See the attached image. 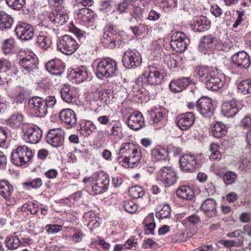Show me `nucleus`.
Listing matches in <instances>:
<instances>
[{
    "mask_svg": "<svg viewBox=\"0 0 251 251\" xmlns=\"http://www.w3.org/2000/svg\"><path fill=\"white\" fill-rule=\"evenodd\" d=\"M199 222H200V218L199 216L197 215L193 214L189 216L184 219L182 221V223L183 224H191L195 225Z\"/></svg>",
    "mask_w": 251,
    "mask_h": 251,
    "instance_id": "nucleus-56",
    "label": "nucleus"
},
{
    "mask_svg": "<svg viewBox=\"0 0 251 251\" xmlns=\"http://www.w3.org/2000/svg\"><path fill=\"white\" fill-rule=\"evenodd\" d=\"M43 184V181L40 178H36L32 180L28 181L23 184V186L26 189H37L40 188Z\"/></svg>",
    "mask_w": 251,
    "mask_h": 251,
    "instance_id": "nucleus-45",
    "label": "nucleus"
},
{
    "mask_svg": "<svg viewBox=\"0 0 251 251\" xmlns=\"http://www.w3.org/2000/svg\"><path fill=\"white\" fill-rule=\"evenodd\" d=\"M180 170L185 173L194 172L200 167V162L197 157L193 154H184L179 159Z\"/></svg>",
    "mask_w": 251,
    "mask_h": 251,
    "instance_id": "nucleus-9",
    "label": "nucleus"
},
{
    "mask_svg": "<svg viewBox=\"0 0 251 251\" xmlns=\"http://www.w3.org/2000/svg\"><path fill=\"white\" fill-rule=\"evenodd\" d=\"M196 72L199 80L204 83L208 90L214 91L223 86L224 80L216 70L208 66H201L198 67Z\"/></svg>",
    "mask_w": 251,
    "mask_h": 251,
    "instance_id": "nucleus-1",
    "label": "nucleus"
},
{
    "mask_svg": "<svg viewBox=\"0 0 251 251\" xmlns=\"http://www.w3.org/2000/svg\"><path fill=\"white\" fill-rule=\"evenodd\" d=\"M239 110L237 102L234 100L224 101L221 106V112L227 118L234 116Z\"/></svg>",
    "mask_w": 251,
    "mask_h": 251,
    "instance_id": "nucleus-24",
    "label": "nucleus"
},
{
    "mask_svg": "<svg viewBox=\"0 0 251 251\" xmlns=\"http://www.w3.org/2000/svg\"><path fill=\"white\" fill-rule=\"evenodd\" d=\"M73 77L78 82H81L87 79L88 73L86 68L83 66L77 68L72 73Z\"/></svg>",
    "mask_w": 251,
    "mask_h": 251,
    "instance_id": "nucleus-41",
    "label": "nucleus"
},
{
    "mask_svg": "<svg viewBox=\"0 0 251 251\" xmlns=\"http://www.w3.org/2000/svg\"><path fill=\"white\" fill-rule=\"evenodd\" d=\"M22 130L24 133V137L28 142L31 144H37L39 143L42 137V131L37 126H28L25 127L23 126Z\"/></svg>",
    "mask_w": 251,
    "mask_h": 251,
    "instance_id": "nucleus-13",
    "label": "nucleus"
},
{
    "mask_svg": "<svg viewBox=\"0 0 251 251\" xmlns=\"http://www.w3.org/2000/svg\"><path fill=\"white\" fill-rule=\"evenodd\" d=\"M127 125L132 129L138 130L145 126L143 116L141 113L135 111L131 114L127 119Z\"/></svg>",
    "mask_w": 251,
    "mask_h": 251,
    "instance_id": "nucleus-20",
    "label": "nucleus"
},
{
    "mask_svg": "<svg viewBox=\"0 0 251 251\" xmlns=\"http://www.w3.org/2000/svg\"><path fill=\"white\" fill-rule=\"evenodd\" d=\"M60 119L64 122L68 128L75 126L77 123V119L75 112L71 109H63L60 112Z\"/></svg>",
    "mask_w": 251,
    "mask_h": 251,
    "instance_id": "nucleus-21",
    "label": "nucleus"
},
{
    "mask_svg": "<svg viewBox=\"0 0 251 251\" xmlns=\"http://www.w3.org/2000/svg\"><path fill=\"white\" fill-rule=\"evenodd\" d=\"M236 13L237 14V17L232 25V27L234 28H236L240 25L241 22L243 20V17L244 16V11L243 10H236Z\"/></svg>",
    "mask_w": 251,
    "mask_h": 251,
    "instance_id": "nucleus-60",
    "label": "nucleus"
},
{
    "mask_svg": "<svg viewBox=\"0 0 251 251\" xmlns=\"http://www.w3.org/2000/svg\"><path fill=\"white\" fill-rule=\"evenodd\" d=\"M45 228L49 233H57L62 230V226L59 225H47Z\"/></svg>",
    "mask_w": 251,
    "mask_h": 251,
    "instance_id": "nucleus-58",
    "label": "nucleus"
},
{
    "mask_svg": "<svg viewBox=\"0 0 251 251\" xmlns=\"http://www.w3.org/2000/svg\"><path fill=\"white\" fill-rule=\"evenodd\" d=\"M236 177L237 176L235 173L228 171L223 176V179L226 184L229 185L234 183Z\"/></svg>",
    "mask_w": 251,
    "mask_h": 251,
    "instance_id": "nucleus-53",
    "label": "nucleus"
},
{
    "mask_svg": "<svg viewBox=\"0 0 251 251\" xmlns=\"http://www.w3.org/2000/svg\"><path fill=\"white\" fill-rule=\"evenodd\" d=\"M21 146H18L11 153V161L13 164L17 166H22L26 163L25 162L24 157L23 156Z\"/></svg>",
    "mask_w": 251,
    "mask_h": 251,
    "instance_id": "nucleus-37",
    "label": "nucleus"
},
{
    "mask_svg": "<svg viewBox=\"0 0 251 251\" xmlns=\"http://www.w3.org/2000/svg\"><path fill=\"white\" fill-rule=\"evenodd\" d=\"M238 89L244 95L251 93V80L246 79L242 81L238 84Z\"/></svg>",
    "mask_w": 251,
    "mask_h": 251,
    "instance_id": "nucleus-47",
    "label": "nucleus"
},
{
    "mask_svg": "<svg viewBox=\"0 0 251 251\" xmlns=\"http://www.w3.org/2000/svg\"><path fill=\"white\" fill-rule=\"evenodd\" d=\"M14 20L11 15L3 12H0V29L6 31L11 28Z\"/></svg>",
    "mask_w": 251,
    "mask_h": 251,
    "instance_id": "nucleus-34",
    "label": "nucleus"
},
{
    "mask_svg": "<svg viewBox=\"0 0 251 251\" xmlns=\"http://www.w3.org/2000/svg\"><path fill=\"white\" fill-rule=\"evenodd\" d=\"M239 162L241 164L239 166L241 169L247 171L251 169V159L250 158L241 156L240 158Z\"/></svg>",
    "mask_w": 251,
    "mask_h": 251,
    "instance_id": "nucleus-54",
    "label": "nucleus"
},
{
    "mask_svg": "<svg viewBox=\"0 0 251 251\" xmlns=\"http://www.w3.org/2000/svg\"><path fill=\"white\" fill-rule=\"evenodd\" d=\"M167 111L164 108L152 109L148 111L149 122L151 125H156L159 128L167 121Z\"/></svg>",
    "mask_w": 251,
    "mask_h": 251,
    "instance_id": "nucleus-11",
    "label": "nucleus"
},
{
    "mask_svg": "<svg viewBox=\"0 0 251 251\" xmlns=\"http://www.w3.org/2000/svg\"><path fill=\"white\" fill-rule=\"evenodd\" d=\"M36 59L30 55L20 58L19 61V65L23 68L22 72L26 74L30 72L36 68Z\"/></svg>",
    "mask_w": 251,
    "mask_h": 251,
    "instance_id": "nucleus-28",
    "label": "nucleus"
},
{
    "mask_svg": "<svg viewBox=\"0 0 251 251\" xmlns=\"http://www.w3.org/2000/svg\"><path fill=\"white\" fill-rule=\"evenodd\" d=\"M210 23V22L206 20L205 17H197L192 21L191 26L194 30L203 32L209 28Z\"/></svg>",
    "mask_w": 251,
    "mask_h": 251,
    "instance_id": "nucleus-27",
    "label": "nucleus"
},
{
    "mask_svg": "<svg viewBox=\"0 0 251 251\" xmlns=\"http://www.w3.org/2000/svg\"><path fill=\"white\" fill-rule=\"evenodd\" d=\"M216 202L213 199H207L201 206L202 211L207 216L212 217L217 215Z\"/></svg>",
    "mask_w": 251,
    "mask_h": 251,
    "instance_id": "nucleus-30",
    "label": "nucleus"
},
{
    "mask_svg": "<svg viewBox=\"0 0 251 251\" xmlns=\"http://www.w3.org/2000/svg\"><path fill=\"white\" fill-rule=\"evenodd\" d=\"M199 112L204 117H210L214 110L212 100L209 98L203 97L199 99L196 104Z\"/></svg>",
    "mask_w": 251,
    "mask_h": 251,
    "instance_id": "nucleus-16",
    "label": "nucleus"
},
{
    "mask_svg": "<svg viewBox=\"0 0 251 251\" xmlns=\"http://www.w3.org/2000/svg\"><path fill=\"white\" fill-rule=\"evenodd\" d=\"M151 154L153 157L159 161L165 160L168 157V151L160 146H157L152 149Z\"/></svg>",
    "mask_w": 251,
    "mask_h": 251,
    "instance_id": "nucleus-38",
    "label": "nucleus"
},
{
    "mask_svg": "<svg viewBox=\"0 0 251 251\" xmlns=\"http://www.w3.org/2000/svg\"><path fill=\"white\" fill-rule=\"evenodd\" d=\"M60 94L62 100L67 103H71L75 100V95L74 88L64 85L60 89Z\"/></svg>",
    "mask_w": 251,
    "mask_h": 251,
    "instance_id": "nucleus-32",
    "label": "nucleus"
},
{
    "mask_svg": "<svg viewBox=\"0 0 251 251\" xmlns=\"http://www.w3.org/2000/svg\"><path fill=\"white\" fill-rule=\"evenodd\" d=\"M15 32L19 39L25 41L31 39L34 34L33 26L24 22H20L17 24Z\"/></svg>",
    "mask_w": 251,
    "mask_h": 251,
    "instance_id": "nucleus-14",
    "label": "nucleus"
},
{
    "mask_svg": "<svg viewBox=\"0 0 251 251\" xmlns=\"http://www.w3.org/2000/svg\"><path fill=\"white\" fill-rule=\"evenodd\" d=\"M122 125L119 121H115L110 130L109 136L120 137L122 135Z\"/></svg>",
    "mask_w": 251,
    "mask_h": 251,
    "instance_id": "nucleus-44",
    "label": "nucleus"
},
{
    "mask_svg": "<svg viewBox=\"0 0 251 251\" xmlns=\"http://www.w3.org/2000/svg\"><path fill=\"white\" fill-rule=\"evenodd\" d=\"M6 4L12 9L21 10L25 4V0H6Z\"/></svg>",
    "mask_w": 251,
    "mask_h": 251,
    "instance_id": "nucleus-46",
    "label": "nucleus"
},
{
    "mask_svg": "<svg viewBox=\"0 0 251 251\" xmlns=\"http://www.w3.org/2000/svg\"><path fill=\"white\" fill-rule=\"evenodd\" d=\"M159 179L167 186L174 185L177 181L176 173L173 168L165 166L161 168L158 173Z\"/></svg>",
    "mask_w": 251,
    "mask_h": 251,
    "instance_id": "nucleus-15",
    "label": "nucleus"
},
{
    "mask_svg": "<svg viewBox=\"0 0 251 251\" xmlns=\"http://www.w3.org/2000/svg\"><path fill=\"white\" fill-rule=\"evenodd\" d=\"M51 40L50 37L46 33L40 32L37 39L38 45L44 50H47L50 48Z\"/></svg>",
    "mask_w": 251,
    "mask_h": 251,
    "instance_id": "nucleus-39",
    "label": "nucleus"
},
{
    "mask_svg": "<svg viewBox=\"0 0 251 251\" xmlns=\"http://www.w3.org/2000/svg\"><path fill=\"white\" fill-rule=\"evenodd\" d=\"M101 43L106 48L113 49L121 45L120 35L112 24H108L104 28L103 35L101 38Z\"/></svg>",
    "mask_w": 251,
    "mask_h": 251,
    "instance_id": "nucleus-4",
    "label": "nucleus"
},
{
    "mask_svg": "<svg viewBox=\"0 0 251 251\" xmlns=\"http://www.w3.org/2000/svg\"><path fill=\"white\" fill-rule=\"evenodd\" d=\"M54 96H48L45 99L39 97H34L28 100L29 110L33 116L42 117L45 116L49 108H52L56 103Z\"/></svg>",
    "mask_w": 251,
    "mask_h": 251,
    "instance_id": "nucleus-2",
    "label": "nucleus"
},
{
    "mask_svg": "<svg viewBox=\"0 0 251 251\" xmlns=\"http://www.w3.org/2000/svg\"><path fill=\"white\" fill-rule=\"evenodd\" d=\"M47 70L51 74L58 75L62 74L64 71V63L58 59L48 61L46 64Z\"/></svg>",
    "mask_w": 251,
    "mask_h": 251,
    "instance_id": "nucleus-26",
    "label": "nucleus"
},
{
    "mask_svg": "<svg viewBox=\"0 0 251 251\" xmlns=\"http://www.w3.org/2000/svg\"><path fill=\"white\" fill-rule=\"evenodd\" d=\"M13 191L12 185L6 180H0V195L6 200H9Z\"/></svg>",
    "mask_w": 251,
    "mask_h": 251,
    "instance_id": "nucleus-35",
    "label": "nucleus"
},
{
    "mask_svg": "<svg viewBox=\"0 0 251 251\" xmlns=\"http://www.w3.org/2000/svg\"><path fill=\"white\" fill-rule=\"evenodd\" d=\"M48 18L53 24H56L57 26L62 25L66 23L68 19V15L64 10L61 9H54L50 13Z\"/></svg>",
    "mask_w": 251,
    "mask_h": 251,
    "instance_id": "nucleus-22",
    "label": "nucleus"
},
{
    "mask_svg": "<svg viewBox=\"0 0 251 251\" xmlns=\"http://www.w3.org/2000/svg\"><path fill=\"white\" fill-rule=\"evenodd\" d=\"M176 196L183 200H192L195 197L193 189L185 185L180 187L176 192Z\"/></svg>",
    "mask_w": 251,
    "mask_h": 251,
    "instance_id": "nucleus-33",
    "label": "nucleus"
},
{
    "mask_svg": "<svg viewBox=\"0 0 251 251\" xmlns=\"http://www.w3.org/2000/svg\"><path fill=\"white\" fill-rule=\"evenodd\" d=\"M128 194L133 199H138L144 195V192L142 187L134 186L129 189Z\"/></svg>",
    "mask_w": 251,
    "mask_h": 251,
    "instance_id": "nucleus-48",
    "label": "nucleus"
},
{
    "mask_svg": "<svg viewBox=\"0 0 251 251\" xmlns=\"http://www.w3.org/2000/svg\"><path fill=\"white\" fill-rule=\"evenodd\" d=\"M109 184L108 176L103 172H99L94 174L92 179V189L96 194L104 192Z\"/></svg>",
    "mask_w": 251,
    "mask_h": 251,
    "instance_id": "nucleus-7",
    "label": "nucleus"
},
{
    "mask_svg": "<svg viewBox=\"0 0 251 251\" xmlns=\"http://www.w3.org/2000/svg\"><path fill=\"white\" fill-rule=\"evenodd\" d=\"M161 15L159 12L152 9L149 12L148 19L150 21H155L160 18Z\"/></svg>",
    "mask_w": 251,
    "mask_h": 251,
    "instance_id": "nucleus-64",
    "label": "nucleus"
},
{
    "mask_svg": "<svg viewBox=\"0 0 251 251\" xmlns=\"http://www.w3.org/2000/svg\"><path fill=\"white\" fill-rule=\"evenodd\" d=\"M163 78V75L159 71L158 68L154 66H149L146 70V74L138 77L136 80V83L143 85L159 84Z\"/></svg>",
    "mask_w": 251,
    "mask_h": 251,
    "instance_id": "nucleus-5",
    "label": "nucleus"
},
{
    "mask_svg": "<svg viewBox=\"0 0 251 251\" xmlns=\"http://www.w3.org/2000/svg\"><path fill=\"white\" fill-rule=\"evenodd\" d=\"M24 119V116L22 113L17 112H14L9 116L7 123L12 128H22L24 125L26 127L28 125L23 123Z\"/></svg>",
    "mask_w": 251,
    "mask_h": 251,
    "instance_id": "nucleus-29",
    "label": "nucleus"
},
{
    "mask_svg": "<svg viewBox=\"0 0 251 251\" xmlns=\"http://www.w3.org/2000/svg\"><path fill=\"white\" fill-rule=\"evenodd\" d=\"M127 157V160H124L122 165L126 167L133 168L138 165L142 158L141 150L136 146L134 151H131V153H129Z\"/></svg>",
    "mask_w": 251,
    "mask_h": 251,
    "instance_id": "nucleus-23",
    "label": "nucleus"
},
{
    "mask_svg": "<svg viewBox=\"0 0 251 251\" xmlns=\"http://www.w3.org/2000/svg\"><path fill=\"white\" fill-rule=\"evenodd\" d=\"M85 236V234L80 230H75L72 236V240L75 242H79L82 241Z\"/></svg>",
    "mask_w": 251,
    "mask_h": 251,
    "instance_id": "nucleus-62",
    "label": "nucleus"
},
{
    "mask_svg": "<svg viewBox=\"0 0 251 251\" xmlns=\"http://www.w3.org/2000/svg\"><path fill=\"white\" fill-rule=\"evenodd\" d=\"M241 125L245 128L251 129V115L245 116L242 120Z\"/></svg>",
    "mask_w": 251,
    "mask_h": 251,
    "instance_id": "nucleus-63",
    "label": "nucleus"
},
{
    "mask_svg": "<svg viewBox=\"0 0 251 251\" xmlns=\"http://www.w3.org/2000/svg\"><path fill=\"white\" fill-rule=\"evenodd\" d=\"M195 116L193 112H188L178 115L176 122L177 126L182 130H187L193 125Z\"/></svg>",
    "mask_w": 251,
    "mask_h": 251,
    "instance_id": "nucleus-17",
    "label": "nucleus"
},
{
    "mask_svg": "<svg viewBox=\"0 0 251 251\" xmlns=\"http://www.w3.org/2000/svg\"><path fill=\"white\" fill-rule=\"evenodd\" d=\"M217 39L213 35L209 34L204 36L201 39L199 50L204 54L207 53L208 51H212L216 48Z\"/></svg>",
    "mask_w": 251,
    "mask_h": 251,
    "instance_id": "nucleus-19",
    "label": "nucleus"
},
{
    "mask_svg": "<svg viewBox=\"0 0 251 251\" xmlns=\"http://www.w3.org/2000/svg\"><path fill=\"white\" fill-rule=\"evenodd\" d=\"M7 249L9 250L17 249L21 245V242L17 236H7L5 240Z\"/></svg>",
    "mask_w": 251,
    "mask_h": 251,
    "instance_id": "nucleus-40",
    "label": "nucleus"
},
{
    "mask_svg": "<svg viewBox=\"0 0 251 251\" xmlns=\"http://www.w3.org/2000/svg\"><path fill=\"white\" fill-rule=\"evenodd\" d=\"M57 45L58 50L66 55L72 54L78 47L75 40L68 35H65L60 37Z\"/></svg>",
    "mask_w": 251,
    "mask_h": 251,
    "instance_id": "nucleus-6",
    "label": "nucleus"
},
{
    "mask_svg": "<svg viewBox=\"0 0 251 251\" xmlns=\"http://www.w3.org/2000/svg\"><path fill=\"white\" fill-rule=\"evenodd\" d=\"M131 5V0H124L120 3L118 6V9L121 13L126 12Z\"/></svg>",
    "mask_w": 251,
    "mask_h": 251,
    "instance_id": "nucleus-57",
    "label": "nucleus"
},
{
    "mask_svg": "<svg viewBox=\"0 0 251 251\" xmlns=\"http://www.w3.org/2000/svg\"><path fill=\"white\" fill-rule=\"evenodd\" d=\"M189 43V39L182 32H175L171 36L170 45L176 52H183L184 51Z\"/></svg>",
    "mask_w": 251,
    "mask_h": 251,
    "instance_id": "nucleus-10",
    "label": "nucleus"
},
{
    "mask_svg": "<svg viewBox=\"0 0 251 251\" xmlns=\"http://www.w3.org/2000/svg\"><path fill=\"white\" fill-rule=\"evenodd\" d=\"M123 207L127 212L133 214L137 210V205L132 200H127L123 201Z\"/></svg>",
    "mask_w": 251,
    "mask_h": 251,
    "instance_id": "nucleus-49",
    "label": "nucleus"
},
{
    "mask_svg": "<svg viewBox=\"0 0 251 251\" xmlns=\"http://www.w3.org/2000/svg\"><path fill=\"white\" fill-rule=\"evenodd\" d=\"M136 145L130 142H126L122 144L118 151L119 156L117 160L119 163H122L124 160H127V155L134 151Z\"/></svg>",
    "mask_w": 251,
    "mask_h": 251,
    "instance_id": "nucleus-31",
    "label": "nucleus"
},
{
    "mask_svg": "<svg viewBox=\"0 0 251 251\" xmlns=\"http://www.w3.org/2000/svg\"><path fill=\"white\" fill-rule=\"evenodd\" d=\"M118 67L117 63L110 58L100 60L97 65L96 75L98 77L106 78L116 75Z\"/></svg>",
    "mask_w": 251,
    "mask_h": 251,
    "instance_id": "nucleus-3",
    "label": "nucleus"
},
{
    "mask_svg": "<svg viewBox=\"0 0 251 251\" xmlns=\"http://www.w3.org/2000/svg\"><path fill=\"white\" fill-rule=\"evenodd\" d=\"M96 129V126L92 122L88 121L85 122L84 126L81 127V133L84 136L88 137Z\"/></svg>",
    "mask_w": 251,
    "mask_h": 251,
    "instance_id": "nucleus-43",
    "label": "nucleus"
},
{
    "mask_svg": "<svg viewBox=\"0 0 251 251\" xmlns=\"http://www.w3.org/2000/svg\"><path fill=\"white\" fill-rule=\"evenodd\" d=\"M189 77H181L172 80L169 85L170 90L173 93H179L185 90L190 85Z\"/></svg>",
    "mask_w": 251,
    "mask_h": 251,
    "instance_id": "nucleus-25",
    "label": "nucleus"
},
{
    "mask_svg": "<svg viewBox=\"0 0 251 251\" xmlns=\"http://www.w3.org/2000/svg\"><path fill=\"white\" fill-rule=\"evenodd\" d=\"M146 10L139 6L134 7L132 11L131 12V16L135 18L137 21H141L144 18V14Z\"/></svg>",
    "mask_w": 251,
    "mask_h": 251,
    "instance_id": "nucleus-50",
    "label": "nucleus"
},
{
    "mask_svg": "<svg viewBox=\"0 0 251 251\" xmlns=\"http://www.w3.org/2000/svg\"><path fill=\"white\" fill-rule=\"evenodd\" d=\"M21 148L25 162L27 163L30 161L33 156L32 150L25 145H21Z\"/></svg>",
    "mask_w": 251,
    "mask_h": 251,
    "instance_id": "nucleus-51",
    "label": "nucleus"
},
{
    "mask_svg": "<svg viewBox=\"0 0 251 251\" xmlns=\"http://www.w3.org/2000/svg\"><path fill=\"white\" fill-rule=\"evenodd\" d=\"M7 138V132L6 130L0 126V147L4 146Z\"/></svg>",
    "mask_w": 251,
    "mask_h": 251,
    "instance_id": "nucleus-59",
    "label": "nucleus"
},
{
    "mask_svg": "<svg viewBox=\"0 0 251 251\" xmlns=\"http://www.w3.org/2000/svg\"><path fill=\"white\" fill-rule=\"evenodd\" d=\"M171 214V208L169 205L162 206L161 209L156 213V216L159 219H165L169 217Z\"/></svg>",
    "mask_w": 251,
    "mask_h": 251,
    "instance_id": "nucleus-52",
    "label": "nucleus"
},
{
    "mask_svg": "<svg viewBox=\"0 0 251 251\" xmlns=\"http://www.w3.org/2000/svg\"><path fill=\"white\" fill-rule=\"evenodd\" d=\"M230 47V45L229 42H223L219 40H217V44L216 48L218 50L226 51L228 50Z\"/></svg>",
    "mask_w": 251,
    "mask_h": 251,
    "instance_id": "nucleus-61",
    "label": "nucleus"
},
{
    "mask_svg": "<svg viewBox=\"0 0 251 251\" xmlns=\"http://www.w3.org/2000/svg\"><path fill=\"white\" fill-rule=\"evenodd\" d=\"M231 62L240 69H247L251 65V61L248 54L241 51L234 54L230 58Z\"/></svg>",
    "mask_w": 251,
    "mask_h": 251,
    "instance_id": "nucleus-18",
    "label": "nucleus"
},
{
    "mask_svg": "<svg viewBox=\"0 0 251 251\" xmlns=\"http://www.w3.org/2000/svg\"><path fill=\"white\" fill-rule=\"evenodd\" d=\"M46 139L52 146L58 148L62 146L64 142V132L60 128H53L47 133Z\"/></svg>",
    "mask_w": 251,
    "mask_h": 251,
    "instance_id": "nucleus-12",
    "label": "nucleus"
},
{
    "mask_svg": "<svg viewBox=\"0 0 251 251\" xmlns=\"http://www.w3.org/2000/svg\"><path fill=\"white\" fill-rule=\"evenodd\" d=\"M143 224L145 225V229L146 231H149L148 234L151 233L153 234L154 229L155 226V224L154 221L153 215L152 214L149 215L147 217L144 222Z\"/></svg>",
    "mask_w": 251,
    "mask_h": 251,
    "instance_id": "nucleus-42",
    "label": "nucleus"
},
{
    "mask_svg": "<svg viewBox=\"0 0 251 251\" xmlns=\"http://www.w3.org/2000/svg\"><path fill=\"white\" fill-rule=\"evenodd\" d=\"M227 130V127L225 125L217 122L211 128V131L213 136L216 138H220L225 136Z\"/></svg>",
    "mask_w": 251,
    "mask_h": 251,
    "instance_id": "nucleus-36",
    "label": "nucleus"
},
{
    "mask_svg": "<svg viewBox=\"0 0 251 251\" xmlns=\"http://www.w3.org/2000/svg\"><path fill=\"white\" fill-rule=\"evenodd\" d=\"M103 95L102 96V101L105 103L106 104H110L114 97L113 96V92L111 90H103Z\"/></svg>",
    "mask_w": 251,
    "mask_h": 251,
    "instance_id": "nucleus-55",
    "label": "nucleus"
},
{
    "mask_svg": "<svg viewBox=\"0 0 251 251\" xmlns=\"http://www.w3.org/2000/svg\"><path fill=\"white\" fill-rule=\"evenodd\" d=\"M124 66L126 68L134 69L141 64L142 57L141 54L136 50L130 49L126 50L122 58Z\"/></svg>",
    "mask_w": 251,
    "mask_h": 251,
    "instance_id": "nucleus-8",
    "label": "nucleus"
}]
</instances>
